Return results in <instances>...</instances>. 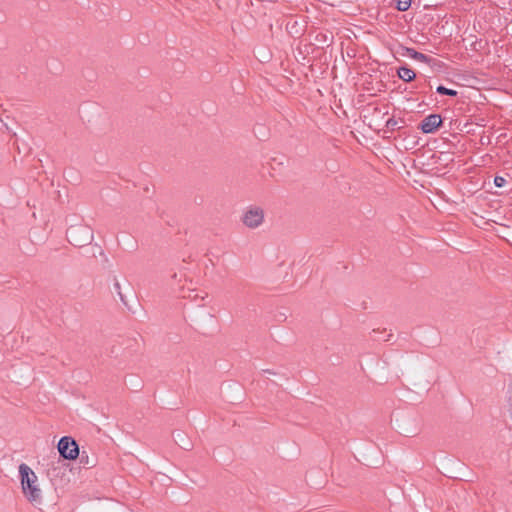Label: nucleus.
I'll return each mask as SVG.
<instances>
[{
  "label": "nucleus",
  "instance_id": "f257e3e1",
  "mask_svg": "<svg viewBox=\"0 0 512 512\" xmlns=\"http://www.w3.org/2000/svg\"><path fill=\"white\" fill-rule=\"evenodd\" d=\"M22 491L25 497L31 503H40L42 496L41 490L37 485V476L33 470L25 463L19 466Z\"/></svg>",
  "mask_w": 512,
  "mask_h": 512
},
{
  "label": "nucleus",
  "instance_id": "f03ea898",
  "mask_svg": "<svg viewBox=\"0 0 512 512\" xmlns=\"http://www.w3.org/2000/svg\"><path fill=\"white\" fill-rule=\"evenodd\" d=\"M241 220L244 224H261L263 222H271L274 219L271 216V212L267 211L264 207L251 204L243 209Z\"/></svg>",
  "mask_w": 512,
  "mask_h": 512
},
{
  "label": "nucleus",
  "instance_id": "7ed1b4c3",
  "mask_svg": "<svg viewBox=\"0 0 512 512\" xmlns=\"http://www.w3.org/2000/svg\"><path fill=\"white\" fill-rule=\"evenodd\" d=\"M66 236L72 245L82 247L91 243L93 231L91 226H69Z\"/></svg>",
  "mask_w": 512,
  "mask_h": 512
},
{
  "label": "nucleus",
  "instance_id": "20e7f679",
  "mask_svg": "<svg viewBox=\"0 0 512 512\" xmlns=\"http://www.w3.org/2000/svg\"><path fill=\"white\" fill-rule=\"evenodd\" d=\"M60 455L68 460H74L79 455V447L74 439L68 436L62 437L58 442Z\"/></svg>",
  "mask_w": 512,
  "mask_h": 512
},
{
  "label": "nucleus",
  "instance_id": "39448f33",
  "mask_svg": "<svg viewBox=\"0 0 512 512\" xmlns=\"http://www.w3.org/2000/svg\"><path fill=\"white\" fill-rule=\"evenodd\" d=\"M442 123V119L437 114H431L424 118L421 123V130L424 133H433Z\"/></svg>",
  "mask_w": 512,
  "mask_h": 512
},
{
  "label": "nucleus",
  "instance_id": "423d86ee",
  "mask_svg": "<svg viewBox=\"0 0 512 512\" xmlns=\"http://www.w3.org/2000/svg\"><path fill=\"white\" fill-rule=\"evenodd\" d=\"M398 76L403 81L409 82V81H412L415 78V73L411 69H409V68L401 67L398 70Z\"/></svg>",
  "mask_w": 512,
  "mask_h": 512
},
{
  "label": "nucleus",
  "instance_id": "0eeeda50",
  "mask_svg": "<svg viewBox=\"0 0 512 512\" xmlns=\"http://www.w3.org/2000/svg\"><path fill=\"white\" fill-rule=\"evenodd\" d=\"M406 56L412 58V59H415L417 61H421V62H426L427 61V56L422 54V53H419L417 51H415L414 49H411V48H408L406 50Z\"/></svg>",
  "mask_w": 512,
  "mask_h": 512
},
{
  "label": "nucleus",
  "instance_id": "6e6552de",
  "mask_svg": "<svg viewBox=\"0 0 512 512\" xmlns=\"http://www.w3.org/2000/svg\"><path fill=\"white\" fill-rule=\"evenodd\" d=\"M411 5V0H398L397 8L399 11H406Z\"/></svg>",
  "mask_w": 512,
  "mask_h": 512
},
{
  "label": "nucleus",
  "instance_id": "1a4fd4ad",
  "mask_svg": "<svg viewBox=\"0 0 512 512\" xmlns=\"http://www.w3.org/2000/svg\"><path fill=\"white\" fill-rule=\"evenodd\" d=\"M437 92L440 93V94H445V95H449V96H456L457 95V92L455 90H452V89H448L444 86H438L437 87Z\"/></svg>",
  "mask_w": 512,
  "mask_h": 512
},
{
  "label": "nucleus",
  "instance_id": "9d476101",
  "mask_svg": "<svg viewBox=\"0 0 512 512\" xmlns=\"http://www.w3.org/2000/svg\"><path fill=\"white\" fill-rule=\"evenodd\" d=\"M494 183L497 187H503L506 183V180L503 177L497 176L494 179Z\"/></svg>",
  "mask_w": 512,
  "mask_h": 512
},
{
  "label": "nucleus",
  "instance_id": "9b49d317",
  "mask_svg": "<svg viewBox=\"0 0 512 512\" xmlns=\"http://www.w3.org/2000/svg\"><path fill=\"white\" fill-rule=\"evenodd\" d=\"M176 442H177V443H178V444H179L183 449H185V450H189V449L191 448V445H190V443H189V442H187V443H183V444L179 443V441H178V440H176Z\"/></svg>",
  "mask_w": 512,
  "mask_h": 512
}]
</instances>
